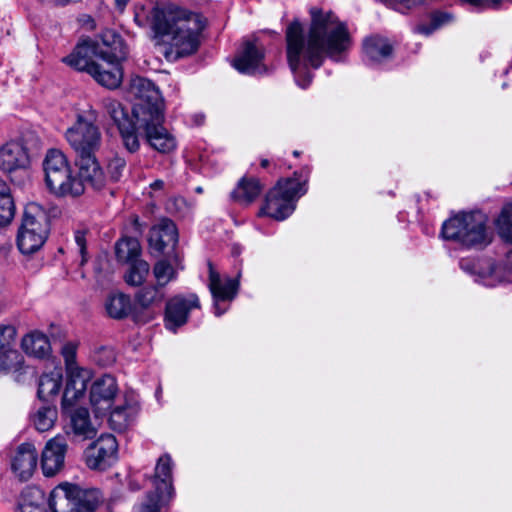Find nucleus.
<instances>
[{"mask_svg": "<svg viewBox=\"0 0 512 512\" xmlns=\"http://www.w3.org/2000/svg\"><path fill=\"white\" fill-rule=\"evenodd\" d=\"M104 351L109 353V357H108L107 362L105 364L112 363L114 361V356L112 354V351H110V350H104Z\"/></svg>", "mask_w": 512, "mask_h": 512, "instance_id": "51", "label": "nucleus"}, {"mask_svg": "<svg viewBox=\"0 0 512 512\" xmlns=\"http://www.w3.org/2000/svg\"><path fill=\"white\" fill-rule=\"evenodd\" d=\"M363 53L366 60L375 65L391 58L393 47L386 38L375 35L363 41Z\"/></svg>", "mask_w": 512, "mask_h": 512, "instance_id": "24", "label": "nucleus"}, {"mask_svg": "<svg viewBox=\"0 0 512 512\" xmlns=\"http://www.w3.org/2000/svg\"><path fill=\"white\" fill-rule=\"evenodd\" d=\"M16 328L13 325H0V372L17 369L21 355L14 348Z\"/></svg>", "mask_w": 512, "mask_h": 512, "instance_id": "18", "label": "nucleus"}, {"mask_svg": "<svg viewBox=\"0 0 512 512\" xmlns=\"http://www.w3.org/2000/svg\"><path fill=\"white\" fill-rule=\"evenodd\" d=\"M38 147L39 139L32 133L3 144L0 147V171L8 175L17 171L26 172L30 166V153Z\"/></svg>", "mask_w": 512, "mask_h": 512, "instance_id": "9", "label": "nucleus"}, {"mask_svg": "<svg viewBox=\"0 0 512 512\" xmlns=\"http://www.w3.org/2000/svg\"><path fill=\"white\" fill-rule=\"evenodd\" d=\"M162 186H163V181H161V180H157L153 184H151V187L154 189L161 188Z\"/></svg>", "mask_w": 512, "mask_h": 512, "instance_id": "50", "label": "nucleus"}, {"mask_svg": "<svg viewBox=\"0 0 512 512\" xmlns=\"http://www.w3.org/2000/svg\"><path fill=\"white\" fill-rule=\"evenodd\" d=\"M70 427L74 436L82 440L96 436V429L90 421L89 411L86 408H77L70 413Z\"/></svg>", "mask_w": 512, "mask_h": 512, "instance_id": "27", "label": "nucleus"}, {"mask_svg": "<svg viewBox=\"0 0 512 512\" xmlns=\"http://www.w3.org/2000/svg\"><path fill=\"white\" fill-rule=\"evenodd\" d=\"M117 440L111 434L101 435L86 451V464L93 470H106L116 459Z\"/></svg>", "mask_w": 512, "mask_h": 512, "instance_id": "12", "label": "nucleus"}, {"mask_svg": "<svg viewBox=\"0 0 512 512\" xmlns=\"http://www.w3.org/2000/svg\"><path fill=\"white\" fill-rule=\"evenodd\" d=\"M136 126V118L132 116V121L118 127L123 145L130 153L138 151L140 147L139 137L143 138L142 131Z\"/></svg>", "mask_w": 512, "mask_h": 512, "instance_id": "34", "label": "nucleus"}, {"mask_svg": "<svg viewBox=\"0 0 512 512\" xmlns=\"http://www.w3.org/2000/svg\"><path fill=\"white\" fill-rule=\"evenodd\" d=\"M62 355L65 359L67 369L69 366H77L75 364L76 347L73 343H67L62 347Z\"/></svg>", "mask_w": 512, "mask_h": 512, "instance_id": "46", "label": "nucleus"}, {"mask_svg": "<svg viewBox=\"0 0 512 512\" xmlns=\"http://www.w3.org/2000/svg\"><path fill=\"white\" fill-rule=\"evenodd\" d=\"M117 393V383L113 376L103 375L94 381L90 390V403L97 416L106 415L111 410Z\"/></svg>", "mask_w": 512, "mask_h": 512, "instance_id": "14", "label": "nucleus"}, {"mask_svg": "<svg viewBox=\"0 0 512 512\" xmlns=\"http://www.w3.org/2000/svg\"><path fill=\"white\" fill-rule=\"evenodd\" d=\"M176 271L166 260H159L153 267V276L159 286L165 287L170 281L176 278Z\"/></svg>", "mask_w": 512, "mask_h": 512, "instance_id": "41", "label": "nucleus"}, {"mask_svg": "<svg viewBox=\"0 0 512 512\" xmlns=\"http://www.w3.org/2000/svg\"><path fill=\"white\" fill-rule=\"evenodd\" d=\"M209 288L215 301V315L220 316L224 310H220L219 301L231 300L237 293L238 281L236 279H227L222 282L220 275L214 270L209 263Z\"/></svg>", "mask_w": 512, "mask_h": 512, "instance_id": "21", "label": "nucleus"}, {"mask_svg": "<svg viewBox=\"0 0 512 512\" xmlns=\"http://www.w3.org/2000/svg\"><path fill=\"white\" fill-rule=\"evenodd\" d=\"M102 104L106 113L110 116L117 127L132 121V119L128 118L127 111L119 101L112 98H105L103 99Z\"/></svg>", "mask_w": 512, "mask_h": 512, "instance_id": "39", "label": "nucleus"}, {"mask_svg": "<svg viewBox=\"0 0 512 512\" xmlns=\"http://www.w3.org/2000/svg\"><path fill=\"white\" fill-rule=\"evenodd\" d=\"M50 212L38 203L32 202L27 204L24 209L21 227H26L39 235L48 237Z\"/></svg>", "mask_w": 512, "mask_h": 512, "instance_id": "22", "label": "nucleus"}, {"mask_svg": "<svg viewBox=\"0 0 512 512\" xmlns=\"http://www.w3.org/2000/svg\"><path fill=\"white\" fill-rule=\"evenodd\" d=\"M108 178L112 182H119L126 172V160L118 155L112 157L107 164Z\"/></svg>", "mask_w": 512, "mask_h": 512, "instance_id": "44", "label": "nucleus"}, {"mask_svg": "<svg viewBox=\"0 0 512 512\" xmlns=\"http://www.w3.org/2000/svg\"><path fill=\"white\" fill-rule=\"evenodd\" d=\"M268 165H269V161H268L267 159H263V160L261 161V166H262L263 168H266Z\"/></svg>", "mask_w": 512, "mask_h": 512, "instance_id": "53", "label": "nucleus"}, {"mask_svg": "<svg viewBox=\"0 0 512 512\" xmlns=\"http://www.w3.org/2000/svg\"><path fill=\"white\" fill-rule=\"evenodd\" d=\"M307 33L294 20L286 29V56L297 84L306 88L312 81L309 68L318 69L326 57L341 61L350 49L352 40L345 23L331 11L312 8Z\"/></svg>", "mask_w": 512, "mask_h": 512, "instance_id": "1", "label": "nucleus"}, {"mask_svg": "<svg viewBox=\"0 0 512 512\" xmlns=\"http://www.w3.org/2000/svg\"><path fill=\"white\" fill-rule=\"evenodd\" d=\"M488 218L480 212L460 213L442 225V236L468 248H482L491 242Z\"/></svg>", "mask_w": 512, "mask_h": 512, "instance_id": "4", "label": "nucleus"}, {"mask_svg": "<svg viewBox=\"0 0 512 512\" xmlns=\"http://www.w3.org/2000/svg\"><path fill=\"white\" fill-rule=\"evenodd\" d=\"M200 306L197 295L190 294L187 297L177 295L169 299L165 308V326L171 331L187 322L189 312Z\"/></svg>", "mask_w": 512, "mask_h": 512, "instance_id": "13", "label": "nucleus"}, {"mask_svg": "<svg viewBox=\"0 0 512 512\" xmlns=\"http://www.w3.org/2000/svg\"><path fill=\"white\" fill-rule=\"evenodd\" d=\"M66 449L67 443L62 436H56L46 443L41 456V468L45 476H55L62 470Z\"/></svg>", "mask_w": 512, "mask_h": 512, "instance_id": "17", "label": "nucleus"}, {"mask_svg": "<svg viewBox=\"0 0 512 512\" xmlns=\"http://www.w3.org/2000/svg\"><path fill=\"white\" fill-rule=\"evenodd\" d=\"M293 155H294V156H296V157H298V156H299V152H298V151H294V152H293Z\"/></svg>", "mask_w": 512, "mask_h": 512, "instance_id": "54", "label": "nucleus"}, {"mask_svg": "<svg viewBox=\"0 0 512 512\" xmlns=\"http://www.w3.org/2000/svg\"><path fill=\"white\" fill-rule=\"evenodd\" d=\"M109 412V422L114 429L121 431L127 427L129 413L126 406H117Z\"/></svg>", "mask_w": 512, "mask_h": 512, "instance_id": "45", "label": "nucleus"}, {"mask_svg": "<svg viewBox=\"0 0 512 512\" xmlns=\"http://www.w3.org/2000/svg\"><path fill=\"white\" fill-rule=\"evenodd\" d=\"M38 453L31 443L21 444L12 458L11 467L20 480H28L37 467Z\"/></svg>", "mask_w": 512, "mask_h": 512, "instance_id": "19", "label": "nucleus"}, {"mask_svg": "<svg viewBox=\"0 0 512 512\" xmlns=\"http://www.w3.org/2000/svg\"><path fill=\"white\" fill-rule=\"evenodd\" d=\"M103 500L98 488L65 482L52 490L48 503L52 512H95Z\"/></svg>", "mask_w": 512, "mask_h": 512, "instance_id": "5", "label": "nucleus"}, {"mask_svg": "<svg viewBox=\"0 0 512 512\" xmlns=\"http://www.w3.org/2000/svg\"><path fill=\"white\" fill-rule=\"evenodd\" d=\"M57 418V410L52 406H43L37 410L33 417L35 428L40 432L51 429Z\"/></svg>", "mask_w": 512, "mask_h": 512, "instance_id": "38", "label": "nucleus"}, {"mask_svg": "<svg viewBox=\"0 0 512 512\" xmlns=\"http://www.w3.org/2000/svg\"><path fill=\"white\" fill-rule=\"evenodd\" d=\"M148 241L150 247L157 252H163L167 247L174 248L178 243L176 225L169 219L160 220L151 228Z\"/></svg>", "mask_w": 512, "mask_h": 512, "instance_id": "20", "label": "nucleus"}, {"mask_svg": "<svg viewBox=\"0 0 512 512\" xmlns=\"http://www.w3.org/2000/svg\"><path fill=\"white\" fill-rule=\"evenodd\" d=\"M167 497L166 492L157 491L147 494L145 500L135 507V512H160L161 505Z\"/></svg>", "mask_w": 512, "mask_h": 512, "instance_id": "42", "label": "nucleus"}, {"mask_svg": "<svg viewBox=\"0 0 512 512\" xmlns=\"http://www.w3.org/2000/svg\"><path fill=\"white\" fill-rule=\"evenodd\" d=\"M75 242L79 248V252L82 257L81 263L86 262V232L78 230L75 232Z\"/></svg>", "mask_w": 512, "mask_h": 512, "instance_id": "47", "label": "nucleus"}, {"mask_svg": "<svg viewBox=\"0 0 512 512\" xmlns=\"http://www.w3.org/2000/svg\"><path fill=\"white\" fill-rule=\"evenodd\" d=\"M62 376L58 372L44 374L40 377L38 385V397L46 402L55 397L61 387Z\"/></svg>", "mask_w": 512, "mask_h": 512, "instance_id": "32", "label": "nucleus"}, {"mask_svg": "<svg viewBox=\"0 0 512 512\" xmlns=\"http://www.w3.org/2000/svg\"><path fill=\"white\" fill-rule=\"evenodd\" d=\"M263 59V47L256 42L246 41L242 51L234 59L233 66L243 74L262 75L268 71Z\"/></svg>", "mask_w": 512, "mask_h": 512, "instance_id": "16", "label": "nucleus"}, {"mask_svg": "<svg viewBox=\"0 0 512 512\" xmlns=\"http://www.w3.org/2000/svg\"><path fill=\"white\" fill-rule=\"evenodd\" d=\"M21 347L27 355L39 359L46 358L51 353V344L48 337L37 330L26 334L22 338Z\"/></svg>", "mask_w": 512, "mask_h": 512, "instance_id": "26", "label": "nucleus"}, {"mask_svg": "<svg viewBox=\"0 0 512 512\" xmlns=\"http://www.w3.org/2000/svg\"><path fill=\"white\" fill-rule=\"evenodd\" d=\"M162 286L157 283L153 286H147L139 290L136 294V302L143 308L151 307L161 303L165 297Z\"/></svg>", "mask_w": 512, "mask_h": 512, "instance_id": "36", "label": "nucleus"}, {"mask_svg": "<svg viewBox=\"0 0 512 512\" xmlns=\"http://www.w3.org/2000/svg\"><path fill=\"white\" fill-rule=\"evenodd\" d=\"M307 178L294 173L291 178L280 179L265 198L259 215L281 221L293 213L296 201L307 192Z\"/></svg>", "mask_w": 512, "mask_h": 512, "instance_id": "6", "label": "nucleus"}, {"mask_svg": "<svg viewBox=\"0 0 512 512\" xmlns=\"http://www.w3.org/2000/svg\"><path fill=\"white\" fill-rule=\"evenodd\" d=\"M173 204H175V205H177V206H178V205L180 206V205H184V204H185V201H184V199L179 198V199H175V200L173 201Z\"/></svg>", "mask_w": 512, "mask_h": 512, "instance_id": "52", "label": "nucleus"}, {"mask_svg": "<svg viewBox=\"0 0 512 512\" xmlns=\"http://www.w3.org/2000/svg\"><path fill=\"white\" fill-rule=\"evenodd\" d=\"M128 55L123 39L112 31L105 32L100 40H84L73 52L63 58L70 67L87 72L94 80L108 89L119 87L123 79L121 61Z\"/></svg>", "mask_w": 512, "mask_h": 512, "instance_id": "2", "label": "nucleus"}, {"mask_svg": "<svg viewBox=\"0 0 512 512\" xmlns=\"http://www.w3.org/2000/svg\"><path fill=\"white\" fill-rule=\"evenodd\" d=\"M262 189L263 187L258 179L243 178L232 192V197L239 203L247 205L260 195Z\"/></svg>", "mask_w": 512, "mask_h": 512, "instance_id": "30", "label": "nucleus"}, {"mask_svg": "<svg viewBox=\"0 0 512 512\" xmlns=\"http://www.w3.org/2000/svg\"><path fill=\"white\" fill-rule=\"evenodd\" d=\"M43 491L37 487H27L23 490L20 501V512H48Z\"/></svg>", "mask_w": 512, "mask_h": 512, "instance_id": "28", "label": "nucleus"}, {"mask_svg": "<svg viewBox=\"0 0 512 512\" xmlns=\"http://www.w3.org/2000/svg\"><path fill=\"white\" fill-rule=\"evenodd\" d=\"M15 214V205L8 184L0 179V226L10 223Z\"/></svg>", "mask_w": 512, "mask_h": 512, "instance_id": "35", "label": "nucleus"}, {"mask_svg": "<svg viewBox=\"0 0 512 512\" xmlns=\"http://www.w3.org/2000/svg\"><path fill=\"white\" fill-rule=\"evenodd\" d=\"M105 310L113 319L126 318L132 310V302L124 293L110 294L105 301Z\"/></svg>", "mask_w": 512, "mask_h": 512, "instance_id": "29", "label": "nucleus"}, {"mask_svg": "<svg viewBox=\"0 0 512 512\" xmlns=\"http://www.w3.org/2000/svg\"><path fill=\"white\" fill-rule=\"evenodd\" d=\"M452 19V15L446 12H434L431 15V22L429 25L420 24L417 25L415 31L424 34L426 36L433 33L436 29L440 28L446 23H449Z\"/></svg>", "mask_w": 512, "mask_h": 512, "instance_id": "43", "label": "nucleus"}, {"mask_svg": "<svg viewBox=\"0 0 512 512\" xmlns=\"http://www.w3.org/2000/svg\"><path fill=\"white\" fill-rule=\"evenodd\" d=\"M45 182L51 193L58 197H78L84 193L83 183L72 174L63 152L50 149L43 161Z\"/></svg>", "mask_w": 512, "mask_h": 512, "instance_id": "7", "label": "nucleus"}, {"mask_svg": "<svg viewBox=\"0 0 512 512\" xmlns=\"http://www.w3.org/2000/svg\"><path fill=\"white\" fill-rule=\"evenodd\" d=\"M173 461L169 454L162 455L155 466L153 475V485L157 491H164L167 499L170 500L174 494L173 477H172Z\"/></svg>", "mask_w": 512, "mask_h": 512, "instance_id": "25", "label": "nucleus"}, {"mask_svg": "<svg viewBox=\"0 0 512 512\" xmlns=\"http://www.w3.org/2000/svg\"><path fill=\"white\" fill-rule=\"evenodd\" d=\"M140 252V243L133 237L123 238L119 240L115 246L116 257L121 262H133L137 260Z\"/></svg>", "mask_w": 512, "mask_h": 512, "instance_id": "33", "label": "nucleus"}, {"mask_svg": "<svg viewBox=\"0 0 512 512\" xmlns=\"http://www.w3.org/2000/svg\"><path fill=\"white\" fill-rule=\"evenodd\" d=\"M65 139L75 154V160L96 156L103 144L102 132L95 124V116L78 114L75 122L67 128Z\"/></svg>", "mask_w": 512, "mask_h": 512, "instance_id": "8", "label": "nucleus"}, {"mask_svg": "<svg viewBox=\"0 0 512 512\" xmlns=\"http://www.w3.org/2000/svg\"><path fill=\"white\" fill-rule=\"evenodd\" d=\"M460 266L463 270H466V271H469V272H472V269H471V266H472V263L470 261H465V260H462L460 262Z\"/></svg>", "mask_w": 512, "mask_h": 512, "instance_id": "49", "label": "nucleus"}, {"mask_svg": "<svg viewBox=\"0 0 512 512\" xmlns=\"http://www.w3.org/2000/svg\"><path fill=\"white\" fill-rule=\"evenodd\" d=\"M149 264L144 260H135L131 262L128 271L125 274V281L131 286H140L149 273Z\"/></svg>", "mask_w": 512, "mask_h": 512, "instance_id": "37", "label": "nucleus"}, {"mask_svg": "<svg viewBox=\"0 0 512 512\" xmlns=\"http://www.w3.org/2000/svg\"><path fill=\"white\" fill-rule=\"evenodd\" d=\"M79 167L80 181L84 184L87 183L95 190L103 189L107 184V177L102 170L97 156L76 160Z\"/></svg>", "mask_w": 512, "mask_h": 512, "instance_id": "23", "label": "nucleus"}, {"mask_svg": "<svg viewBox=\"0 0 512 512\" xmlns=\"http://www.w3.org/2000/svg\"><path fill=\"white\" fill-rule=\"evenodd\" d=\"M91 378L90 370L78 366H69V369H67V383L62 398L64 410H67L84 397L87 384Z\"/></svg>", "mask_w": 512, "mask_h": 512, "instance_id": "15", "label": "nucleus"}, {"mask_svg": "<svg viewBox=\"0 0 512 512\" xmlns=\"http://www.w3.org/2000/svg\"><path fill=\"white\" fill-rule=\"evenodd\" d=\"M151 18L156 37L168 46L165 51L168 60L177 61L198 50L204 29L199 15L178 8H154Z\"/></svg>", "mask_w": 512, "mask_h": 512, "instance_id": "3", "label": "nucleus"}, {"mask_svg": "<svg viewBox=\"0 0 512 512\" xmlns=\"http://www.w3.org/2000/svg\"><path fill=\"white\" fill-rule=\"evenodd\" d=\"M130 93L136 98V102L132 109L133 117L138 119V112L143 111L145 114H153L154 112H163V100L159 89L149 79L141 76H135L130 81Z\"/></svg>", "mask_w": 512, "mask_h": 512, "instance_id": "11", "label": "nucleus"}, {"mask_svg": "<svg viewBox=\"0 0 512 512\" xmlns=\"http://www.w3.org/2000/svg\"><path fill=\"white\" fill-rule=\"evenodd\" d=\"M495 224L501 238L512 242V203L503 206Z\"/></svg>", "mask_w": 512, "mask_h": 512, "instance_id": "40", "label": "nucleus"}, {"mask_svg": "<svg viewBox=\"0 0 512 512\" xmlns=\"http://www.w3.org/2000/svg\"><path fill=\"white\" fill-rule=\"evenodd\" d=\"M505 269L507 270V272L512 274V250H510L507 253V255H506V258H505Z\"/></svg>", "mask_w": 512, "mask_h": 512, "instance_id": "48", "label": "nucleus"}, {"mask_svg": "<svg viewBox=\"0 0 512 512\" xmlns=\"http://www.w3.org/2000/svg\"><path fill=\"white\" fill-rule=\"evenodd\" d=\"M138 115L136 127L142 131L143 138L152 149L162 154H168L176 149L175 137L163 126V112L148 115L140 110Z\"/></svg>", "mask_w": 512, "mask_h": 512, "instance_id": "10", "label": "nucleus"}, {"mask_svg": "<svg viewBox=\"0 0 512 512\" xmlns=\"http://www.w3.org/2000/svg\"><path fill=\"white\" fill-rule=\"evenodd\" d=\"M46 239L47 237L20 226L17 234V246L22 254H32L43 246Z\"/></svg>", "mask_w": 512, "mask_h": 512, "instance_id": "31", "label": "nucleus"}]
</instances>
